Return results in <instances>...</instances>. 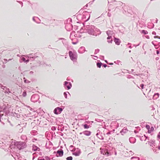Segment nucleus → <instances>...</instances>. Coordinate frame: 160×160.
<instances>
[{"label": "nucleus", "instance_id": "nucleus-1", "mask_svg": "<svg viewBox=\"0 0 160 160\" xmlns=\"http://www.w3.org/2000/svg\"><path fill=\"white\" fill-rule=\"evenodd\" d=\"M83 27L82 29H83L85 32L88 33V34L95 36H97V34L94 32V30L95 29V26L91 25H85V23H83Z\"/></svg>", "mask_w": 160, "mask_h": 160}, {"label": "nucleus", "instance_id": "nucleus-2", "mask_svg": "<svg viewBox=\"0 0 160 160\" xmlns=\"http://www.w3.org/2000/svg\"><path fill=\"white\" fill-rule=\"evenodd\" d=\"M72 51H69L68 54L71 60L73 62H76L78 58V54L76 51L71 48Z\"/></svg>", "mask_w": 160, "mask_h": 160}, {"label": "nucleus", "instance_id": "nucleus-3", "mask_svg": "<svg viewBox=\"0 0 160 160\" xmlns=\"http://www.w3.org/2000/svg\"><path fill=\"white\" fill-rule=\"evenodd\" d=\"M14 145L19 150L22 149L26 147V143L23 142H16L14 143Z\"/></svg>", "mask_w": 160, "mask_h": 160}, {"label": "nucleus", "instance_id": "nucleus-4", "mask_svg": "<svg viewBox=\"0 0 160 160\" xmlns=\"http://www.w3.org/2000/svg\"><path fill=\"white\" fill-rule=\"evenodd\" d=\"M100 152L101 154L106 156L107 157L111 155L110 152L106 148H101Z\"/></svg>", "mask_w": 160, "mask_h": 160}, {"label": "nucleus", "instance_id": "nucleus-5", "mask_svg": "<svg viewBox=\"0 0 160 160\" xmlns=\"http://www.w3.org/2000/svg\"><path fill=\"white\" fill-rule=\"evenodd\" d=\"M63 85L64 88L67 90L70 89L72 87V84L71 82L67 81L64 82Z\"/></svg>", "mask_w": 160, "mask_h": 160}, {"label": "nucleus", "instance_id": "nucleus-6", "mask_svg": "<svg viewBox=\"0 0 160 160\" xmlns=\"http://www.w3.org/2000/svg\"><path fill=\"white\" fill-rule=\"evenodd\" d=\"M39 99V95L37 94H34L32 95L31 98V101L33 102H37Z\"/></svg>", "mask_w": 160, "mask_h": 160}, {"label": "nucleus", "instance_id": "nucleus-7", "mask_svg": "<svg viewBox=\"0 0 160 160\" xmlns=\"http://www.w3.org/2000/svg\"><path fill=\"white\" fill-rule=\"evenodd\" d=\"M86 15H88V18L85 21V22H87L90 19V12L87 11H85V12H84L82 15V18L83 19L86 18Z\"/></svg>", "mask_w": 160, "mask_h": 160}, {"label": "nucleus", "instance_id": "nucleus-8", "mask_svg": "<svg viewBox=\"0 0 160 160\" xmlns=\"http://www.w3.org/2000/svg\"><path fill=\"white\" fill-rule=\"evenodd\" d=\"M96 135L100 139L102 140L104 139L102 133L99 129H98L97 130V133L96 134Z\"/></svg>", "mask_w": 160, "mask_h": 160}, {"label": "nucleus", "instance_id": "nucleus-9", "mask_svg": "<svg viewBox=\"0 0 160 160\" xmlns=\"http://www.w3.org/2000/svg\"><path fill=\"white\" fill-rule=\"evenodd\" d=\"M64 108H62L60 107H58L55 108L53 111L54 113L57 115L60 114Z\"/></svg>", "mask_w": 160, "mask_h": 160}, {"label": "nucleus", "instance_id": "nucleus-10", "mask_svg": "<svg viewBox=\"0 0 160 160\" xmlns=\"http://www.w3.org/2000/svg\"><path fill=\"white\" fill-rule=\"evenodd\" d=\"M54 154H56V156L57 157H62L63 154V151L62 149L58 150L57 152L54 151Z\"/></svg>", "mask_w": 160, "mask_h": 160}, {"label": "nucleus", "instance_id": "nucleus-11", "mask_svg": "<svg viewBox=\"0 0 160 160\" xmlns=\"http://www.w3.org/2000/svg\"><path fill=\"white\" fill-rule=\"evenodd\" d=\"M48 121L46 119H44V120L41 121H40L39 122V124L41 125L42 127H45L47 124Z\"/></svg>", "mask_w": 160, "mask_h": 160}, {"label": "nucleus", "instance_id": "nucleus-12", "mask_svg": "<svg viewBox=\"0 0 160 160\" xmlns=\"http://www.w3.org/2000/svg\"><path fill=\"white\" fill-rule=\"evenodd\" d=\"M33 53H30L28 55L27 57L30 60L33 61L35 58L38 57V56H33Z\"/></svg>", "mask_w": 160, "mask_h": 160}, {"label": "nucleus", "instance_id": "nucleus-13", "mask_svg": "<svg viewBox=\"0 0 160 160\" xmlns=\"http://www.w3.org/2000/svg\"><path fill=\"white\" fill-rule=\"evenodd\" d=\"M81 153L80 149L77 148V150L76 152H73L72 154L73 155H75L76 156H79Z\"/></svg>", "mask_w": 160, "mask_h": 160}, {"label": "nucleus", "instance_id": "nucleus-14", "mask_svg": "<svg viewBox=\"0 0 160 160\" xmlns=\"http://www.w3.org/2000/svg\"><path fill=\"white\" fill-rule=\"evenodd\" d=\"M114 42H115V44L118 45H119L121 42L119 38L115 37L114 38Z\"/></svg>", "mask_w": 160, "mask_h": 160}, {"label": "nucleus", "instance_id": "nucleus-15", "mask_svg": "<svg viewBox=\"0 0 160 160\" xmlns=\"http://www.w3.org/2000/svg\"><path fill=\"white\" fill-rule=\"evenodd\" d=\"M85 51V48L84 47H81L78 50V52L80 53H82Z\"/></svg>", "mask_w": 160, "mask_h": 160}, {"label": "nucleus", "instance_id": "nucleus-16", "mask_svg": "<svg viewBox=\"0 0 160 160\" xmlns=\"http://www.w3.org/2000/svg\"><path fill=\"white\" fill-rule=\"evenodd\" d=\"M32 150L33 151H40V149L36 145H33L32 146Z\"/></svg>", "mask_w": 160, "mask_h": 160}, {"label": "nucleus", "instance_id": "nucleus-17", "mask_svg": "<svg viewBox=\"0 0 160 160\" xmlns=\"http://www.w3.org/2000/svg\"><path fill=\"white\" fill-rule=\"evenodd\" d=\"M82 133L85 136H89L91 135V132L89 131L86 130L83 131Z\"/></svg>", "mask_w": 160, "mask_h": 160}, {"label": "nucleus", "instance_id": "nucleus-18", "mask_svg": "<svg viewBox=\"0 0 160 160\" xmlns=\"http://www.w3.org/2000/svg\"><path fill=\"white\" fill-rule=\"evenodd\" d=\"M108 36L107 38V39L108 40L107 42L108 43H112L113 40H112V36L111 35H108Z\"/></svg>", "mask_w": 160, "mask_h": 160}, {"label": "nucleus", "instance_id": "nucleus-19", "mask_svg": "<svg viewBox=\"0 0 160 160\" xmlns=\"http://www.w3.org/2000/svg\"><path fill=\"white\" fill-rule=\"evenodd\" d=\"M129 141L130 142L132 143H134L136 142V138L133 137H131L129 138Z\"/></svg>", "mask_w": 160, "mask_h": 160}, {"label": "nucleus", "instance_id": "nucleus-20", "mask_svg": "<svg viewBox=\"0 0 160 160\" xmlns=\"http://www.w3.org/2000/svg\"><path fill=\"white\" fill-rule=\"evenodd\" d=\"M128 130L126 128H124L120 132V133L122 135H123Z\"/></svg>", "mask_w": 160, "mask_h": 160}, {"label": "nucleus", "instance_id": "nucleus-21", "mask_svg": "<svg viewBox=\"0 0 160 160\" xmlns=\"http://www.w3.org/2000/svg\"><path fill=\"white\" fill-rule=\"evenodd\" d=\"M113 4H114L117 5H122L123 3L121 2H117L116 1H113L112 2Z\"/></svg>", "mask_w": 160, "mask_h": 160}, {"label": "nucleus", "instance_id": "nucleus-22", "mask_svg": "<svg viewBox=\"0 0 160 160\" xmlns=\"http://www.w3.org/2000/svg\"><path fill=\"white\" fill-rule=\"evenodd\" d=\"M159 93H155L154 94V95L153 96V98L155 99H156L158 98L159 97Z\"/></svg>", "mask_w": 160, "mask_h": 160}, {"label": "nucleus", "instance_id": "nucleus-23", "mask_svg": "<svg viewBox=\"0 0 160 160\" xmlns=\"http://www.w3.org/2000/svg\"><path fill=\"white\" fill-rule=\"evenodd\" d=\"M62 42L63 43V44L65 45V46H66V45L67 46V47H66V48H67V50H69V51H70V50L71 49V48H71V46H69V45H67L66 43H65H65H64V42L62 41Z\"/></svg>", "mask_w": 160, "mask_h": 160}, {"label": "nucleus", "instance_id": "nucleus-24", "mask_svg": "<svg viewBox=\"0 0 160 160\" xmlns=\"http://www.w3.org/2000/svg\"><path fill=\"white\" fill-rule=\"evenodd\" d=\"M94 32L96 33V32H99V33L98 34V35H99L101 34V32L100 30L97 28L95 27V29L94 30Z\"/></svg>", "mask_w": 160, "mask_h": 160}, {"label": "nucleus", "instance_id": "nucleus-25", "mask_svg": "<svg viewBox=\"0 0 160 160\" xmlns=\"http://www.w3.org/2000/svg\"><path fill=\"white\" fill-rule=\"evenodd\" d=\"M82 125L83 126L84 129H88L90 128V126L86 124H83Z\"/></svg>", "mask_w": 160, "mask_h": 160}, {"label": "nucleus", "instance_id": "nucleus-26", "mask_svg": "<svg viewBox=\"0 0 160 160\" xmlns=\"http://www.w3.org/2000/svg\"><path fill=\"white\" fill-rule=\"evenodd\" d=\"M155 143V141L153 140H151L148 142V144L150 146H152V145H154L155 146L154 144Z\"/></svg>", "mask_w": 160, "mask_h": 160}, {"label": "nucleus", "instance_id": "nucleus-27", "mask_svg": "<svg viewBox=\"0 0 160 160\" xmlns=\"http://www.w3.org/2000/svg\"><path fill=\"white\" fill-rule=\"evenodd\" d=\"M48 149H50L51 148H52V146H53V144L52 143L49 141H48Z\"/></svg>", "mask_w": 160, "mask_h": 160}, {"label": "nucleus", "instance_id": "nucleus-28", "mask_svg": "<svg viewBox=\"0 0 160 160\" xmlns=\"http://www.w3.org/2000/svg\"><path fill=\"white\" fill-rule=\"evenodd\" d=\"M106 33L107 35L112 36L113 34V31L111 30H108L106 32Z\"/></svg>", "mask_w": 160, "mask_h": 160}, {"label": "nucleus", "instance_id": "nucleus-29", "mask_svg": "<svg viewBox=\"0 0 160 160\" xmlns=\"http://www.w3.org/2000/svg\"><path fill=\"white\" fill-rule=\"evenodd\" d=\"M131 159H133L132 160H140V158L139 157L135 156L132 157Z\"/></svg>", "mask_w": 160, "mask_h": 160}, {"label": "nucleus", "instance_id": "nucleus-30", "mask_svg": "<svg viewBox=\"0 0 160 160\" xmlns=\"http://www.w3.org/2000/svg\"><path fill=\"white\" fill-rule=\"evenodd\" d=\"M154 130V128L153 126H152L151 128H150V129L148 131V132L149 133H150L152 132Z\"/></svg>", "mask_w": 160, "mask_h": 160}, {"label": "nucleus", "instance_id": "nucleus-31", "mask_svg": "<svg viewBox=\"0 0 160 160\" xmlns=\"http://www.w3.org/2000/svg\"><path fill=\"white\" fill-rule=\"evenodd\" d=\"M22 59L23 61L24 62H25L26 63H27L28 62H29V60H30L29 59H26L24 58H22Z\"/></svg>", "mask_w": 160, "mask_h": 160}, {"label": "nucleus", "instance_id": "nucleus-32", "mask_svg": "<svg viewBox=\"0 0 160 160\" xmlns=\"http://www.w3.org/2000/svg\"><path fill=\"white\" fill-rule=\"evenodd\" d=\"M68 94H69L70 95V94L68 92H65L63 93V95L66 98H67Z\"/></svg>", "mask_w": 160, "mask_h": 160}, {"label": "nucleus", "instance_id": "nucleus-33", "mask_svg": "<svg viewBox=\"0 0 160 160\" xmlns=\"http://www.w3.org/2000/svg\"><path fill=\"white\" fill-rule=\"evenodd\" d=\"M31 133L32 135H35L37 134V132L35 130H33L31 131Z\"/></svg>", "mask_w": 160, "mask_h": 160}, {"label": "nucleus", "instance_id": "nucleus-34", "mask_svg": "<svg viewBox=\"0 0 160 160\" xmlns=\"http://www.w3.org/2000/svg\"><path fill=\"white\" fill-rule=\"evenodd\" d=\"M102 63L100 62H98L97 63V66L98 68H100L101 66L102 65Z\"/></svg>", "mask_w": 160, "mask_h": 160}, {"label": "nucleus", "instance_id": "nucleus-35", "mask_svg": "<svg viewBox=\"0 0 160 160\" xmlns=\"http://www.w3.org/2000/svg\"><path fill=\"white\" fill-rule=\"evenodd\" d=\"M142 33H143L144 35L147 34L148 33V32L145 30H142L141 32Z\"/></svg>", "mask_w": 160, "mask_h": 160}, {"label": "nucleus", "instance_id": "nucleus-36", "mask_svg": "<svg viewBox=\"0 0 160 160\" xmlns=\"http://www.w3.org/2000/svg\"><path fill=\"white\" fill-rule=\"evenodd\" d=\"M5 91L4 92L5 93H11V92L10 91V89L8 88H7V89H5Z\"/></svg>", "mask_w": 160, "mask_h": 160}, {"label": "nucleus", "instance_id": "nucleus-37", "mask_svg": "<svg viewBox=\"0 0 160 160\" xmlns=\"http://www.w3.org/2000/svg\"><path fill=\"white\" fill-rule=\"evenodd\" d=\"M23 79H24V82L25 83H29L30 82V81H29L28 80H27L25 78H23Z\"/></svg>", "mask_w": 160, "mask_h": 160}, {"label": "nucleus", "instance_id": "nucleus-38", "mask_svg": "<svg viewBox=\"0 0 160 160\" xmlns=\"http://www.w3.org/2000/svg\"><path fill=\"white\" fill-rule=\"evenodd\" d=\"M73 159L72 156L68 157L66 158V160H72Z\"/></svg>", "mask_w": 160, "mask_h": 160}, {"label": "nucleus", "instance_id": "nucleus-39", "mask_svg": "<svg viewBox=\"0 0 160 160\" xmlns=\"http://www.w3.org/2000/svg\"><path fill=\"white\" fill-rule=\"evenodd\" d=\"M155 42L156 43H158V42L156 41H153L152 42V43L154 46L155 47H156V46H157L156 45V44H155L154 43Z\"/></svg>", "mask_w": 160, "mask_h": 160}, {"label": "nucleus", "instance_id": "nucleus-40", "mask_svg": "<svg viewBox=\"0 0 160 160\" xmlns=\"http://www.w3.org/2000/svg\"><path fill=\"white\" fill-rule=\"evenodd\" d=\"M145 127L148 130V131L150 129V127L149 125L148 124H146Z\"/></svg>", "mask_w": 160, "mask_h": 160}, {"label": "nucleus", "instance_id": "nucleus-41", "mask_svg": "<svg viewBox=\"0 0 160 160\" xmlns=\"http://www.w3.org/2000/svg\"><path fill=\"white\" fill-rule=\"evenodd\" d=\"M99 49H97L95 50L94 54H96L99 52Z\"/></svg>", "mask_w": 160, "mask_h": 160}, {"label": "nucleus", "instance_id": "nucleus-42", "mask_svg": "<svg viewBox=\"0 0 160 160\" xmlns=\"http://www.w3.org/2000/svg\"><path fill=\"white\" fill-rule=\"evenodd\" d=\"M22 96L24 97H25L27 95V93L26 92L24 91L22 93Z\"/></svg>", "mask_w": 160, "mask_h": 160}, {"label": "nucleus", "instance_id": "nucleus-43", "mask_svg": "<svg viewBox=\"0 0 160 160\" xmlns=\"http://www.w3.org/2000/svg\"><path fill=\"white\" fill-rule=\"evenodd\" d=\"M140 87L141 89H143L144 88V84H141L140 85Z\"/></svg>", "mask_w": 160, "mask_h": 160}, {"label": "nucleus", "instance_id": "nucleus-44", "mask_svg": "<svg viewBox=\"0 0 160 160\" xmlns=\"http://www.w3.org/2000/svg\"><path fill=\"white\" fill-rule=\"evenodd\" d=\"M157 138L158 139H160V132L158 134L157 136Z\"/></svg>", "mask_w": 160, "mask_h": 160}, {"label": "nucleus", "instance_id": "nucleus-45", "mask_svg": "<svg viewBox=\"0 0 160 160\" xmlns=\"http://www.w3.org/2000/svg\"><path fill=\"white\" fill-rule=\"evenodd\" d=\"M13 59V58H11V59H9L8 60L7 59H4V61H6V62L9 61H10L12 60Z\"/></svg>", "mask_w": 160, "mask_h": 160}, {"label": "nucleus", "instance_id": "nucleus-46", "mask_svg": "<svg viewBox=\"0 0 160 160\" xmlns=\"http://www.w3.org/2000/svg\"><path fill=\"white\" fill-rule=\"evenodd\" d=\"M56 129V127L55 126H52L51 128V129L52 131H55Z\"/></svg>", "mask_w": 160, "mask_h": 160}, {"label": "nucleus", "instance_id": "nucleus-47", "mask_svg": "<svg viewBox=\"0 0 160 160\" xmlns=\"http://www.w3.org/2000/svg\"><path fill=\"white\" fill-rule=\"evenodd\" d=\"M45 158L46 160H51L50 158L47 156H46L45 157Z\"/></svg>", "mask_w": 160, "mask_h": 160}, {"label": "nucleus", "instance_id": "nucleus-48", "mask_svg": "<svg viewBox=\"0 0 160 160\" xmlns=\"http://www.w3.org/2000/svg\"><path fill=\"white\" fill-rule=\"evenodd\" d=\"M100 59H101L102 60H104V57L103 56L101 55L100 56Z\"/></svg>", "mask_w": 160, "mask_h": 160}, {"label": "nucleus", "instance_id": "nucleus-49", "mask_svg": "<svg viewBox=\"0 0 160 160\" xmlns=\"http://www.w3.org/2000/svg\"><path fill=\"white\" fill-rule=\"evenodd\" d=\"M127 78H128V79H130V78H133V77L130 75H128L127 76Z\"/></svg>", "mask_w": 160, "mask_h": 160}, {"label": "nucleus", "instance_id": "nucleus-50", "mask_svg": "<svg viewBox=\"0 0 160 160\" xmlns=\"http://www.w3.org/2000/svg\"><path fill=\"white\" fill-rule=\"evenodd\" d=\"M114 62L116 64H119V63H121V62L120 61L118 60L117 61H115Z\"/></svg>", "mask_w": 160, "mask_h": 160}, {"label": "nucleus", "instance_id": "nucleus-51", "mask_svg": "<svg viewBox=\"0 0 160 160\" xmlns=\"http://www.w3.org/2000/svg\"><path fill=\"white\" fill-rule=\"evenodd\" d=\"M154 38H158L160 39V36H154Z\"/></svg>", "mask_w": 160, "mask_h": 160}, {"label": "nucleus", "instance_id": "nucleus-52", "mask_svg": "<svg viewBox=\"0 0 160 160\" xmlns=\"http://www.w3.org/2000/svg\"><path fill=\"white\" fill-rule=\"evenodd\" d=\"M7 87H6V86H3L2 88V89L4 90H5V89H7Z\"/></svg>", "mask_w": 160, "mask_h": 160}, {"label": "nucleus", "instance_id": "nucleus-53", "mask_svg": "<svg viewBox=\"0 0 160 160\" xmlns=\"http://www.w3.org/2000/svg\"><path fill=\"white\" fill-rule=\"evenodd\" d=\"M16 156H17V158L18 159L20 157V154H19V153H18L17 154Z\"/></svg>", "mask_w": 160, "mask_h": 160}, {"label": "nucleus", "instance_id": "nucleus-54", "mask_svg": "<svg viewBox=\"0 0 160 160\" xmlns=\"http://www.w3.org/2000/svg\"><path fill=\"white\" fill-rule=\"evenodd\" d=\"M91 56H93L94 57H95V58H94V60H96L98 58V57L97 56H94V55H91Z\"/></svg>", "mask_w": 160, "mask_h": 160}, {"label": "nucleus", "instance_id": "nucleus-55", "mask_svg": "<svg viewBox=\"0 0 160 160\" xmlns=\"http://www.w3.org/2000/svg\"><path fill=\"white\" fill-rule=\"evenodd\" d=\"M91 56H93L94 57H95V58H94V60H96L98 58V57L97 56H94V55H91Z\"/></svg>", "mask_w": 160, "mask_h": 160}, {"label": "nucleus", "instance_id": "nucleus-56", "mask_svg": "<svg viewBox=\"0 0 160 160\" xmlns=\"http://www.w3.org/2000/svg\"><path fill=\"white\" fill-rule=\"evenodd\" d=\"M102 66L105 68L107 66V65L106 64H103Z\"/></svg>", "mask_w": 160, "mask_h": 160}, {"label": "nucleus", "instance_id": "nucleus-57", "mask_svg": "<svg viewBox=\"0 0 160 160\" xmlns=\"http://www.w3.org/2000/svg\"><path fill=\"white\" fill-rule=\"evenodd\" d=\"M107 15L109 17H110L111 16V13L108 12Z\"/></svg>", "mask_w": 160, "mask_h": 160}, {"label": "nucleus", "instance_id": "nucleus-58", "mask_svg": "<svg viewBox=\"0 0 160 160\" xmlns=\"http://www.w3.org/2000/svg\"><path fill=\"white\" fill-rule=\"evenodd\" d=\"M38 160H45L43 158H39L38 159Z\"/></svg>", "mask_w": 160, "mask_h": 160}, {"label": "nucleus", "instance_id": "nucleus-59", "mask_svg": "<svg viewBox=\"0 0 160 160\" xmlns=\"http://www.w3.org/2000/svg\"><path fill=\"white\" fill-rule=\"evenodd\" d=\"M45 147L46 148L48 149V143L47 142L46 144Z\"/></svg>", "mask_w": 160, "mask_h": 160}, {"label": "nucleus", "instance_id": "nucleus-60", "mask_svg": "<svg viewBox=\"0 0 160 160\" xmlns=\"http://www.w3.org/2000/svg\"><path fill=\"white\" fill-rule=\"evenodd\" d=\"M32 141L33 142H34L35 141H37V139L35 138H33L32 139Z\"/></svg>", "mask_w": 160, "mask_h": 160}, {"label": "nucleus", "instance_id": "nucleus-61", "mask_svg": "<svg viewBox=\"0 0 160 160\" xmlns=\"http://www.w3.org/2000/svg\"><path fill=\"white\" fill-rule=\"evenodd\" d=\"M157 46H158V47H160V42H158L157 44H156Z\"/></svg>", "mask_w": 160, "mask_h": 160}, {"label": "nucleus", "instance_id": "nucleus-62", "mask_svg": "<svg viewBox=\"0 0 160 160\" xmlns=\"http://www.w3.org/2000/svg\"><path fill=\"white\" fill-rule=\"evenodd\" d=\"M152 34L153 35H156V33L155 31H153L152 32Z\"/></svg>", "mask_w": 160, "mask_h": 160}, {"label": "nucleus", "instance_id": "nucleus-63", "mask_svg": "<svg viewBox=\"0 0 160 160\" xmlns=\"http://www.w3.org/2000/svg\"><path fill=\"white\" fill-rule=\"evenodd\" d=\"M85 123H88V124H89L90 123V121H86L85 122Z\"/></svg>", "mask_w": 160, "mask_h": 160}, {"label": "nucleus", "instance_id": "nucleus-64", "mask_svg": "<svg viewBox=\"0 0 160 160\" xmlns=\"http://www.w3.org/2000/svg\"><path fill=\"white\" fill-rule=\"evenodd\" d=\"M93 160H101V159L99 160V158H97L95 159H94Z\"/></svg>", "mask_w": 160, "mask_h": 160}]
</instances>
